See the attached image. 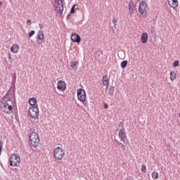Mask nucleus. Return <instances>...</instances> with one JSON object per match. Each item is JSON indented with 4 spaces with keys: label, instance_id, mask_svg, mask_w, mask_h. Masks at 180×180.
<instances>
[{
    "label": "nucleus",
    "instance_id": "f257e3e1",
    "mask_svg": "<svg viewBox=\"0 0 180 180\" xmlns=\"http://www.w3.org/2000/svg\"><path fill=\"white\" fill-rule=\"evenodd\" d=\"M16 106V101L12 99L11 97H3V105L1 106V110L6 115H11L13 113V108Z\"/></svg>",
    "mask_w": 180,
    "mask_h": 180
},
{
    "label": "nucleus",
    "instance_id": "f03ea898",
    "mask_svg": "<svg viewBox=\"0 0 180 180\" xmlns=\"http://www.w3.org/2000/svg\"><path fill=\"white\" fill-rule=\"evenodd\" d=\"M30 135L29 137L30 143L31 146L34 147V148H37V147L40 143V139H39V134L34 132V129H31L30 130Z\"/></svg>",
    "mask_w": 180,
    "mask_h": 180
},
{
    "label": "nucleus",
    "instance_id": "7ed1b4c3",
    "mask_svg": "<svg viewBox=\"0 0 180 180\" xmlns=\"http://www.w3.org/2000/svg\"><path fill=\"white\" fill-rule=\"evenodd\" d=\"M77 99L84 106H88V103L86 102V92L83 89H78L77 91Z\"/></svg>",
    "mask_w": 180,
    "mask_h": 180
},
{
    "label": "nucleus",
    "instance_id": "20e7f679",
    "mask_svg": "<svg viewBox=\"0 0 180 180\" xmlns=\"http://www.w3.org/2000/svg\"><path fill=\"white\" fill-rule=\"evenodd\" d=\"M147 1L146 0H142V1L139 3L138 11L139 15H141V16H143V18H146V16H147Z\"/></svg>",
    "mask_w": 180,
    "mask_h": 180
},
{
    "label": "nucleus",
    "instance_id": "39448f33",
    "mask_svg": "<svg viewBox=\"0 0 180 180\" xmlns=\"http://www.w3.org/2000/svg\"><path fill=\"white\" fill-rule=\"evenodd\" d=\"M65 155V152L61 147H57L53 150V157L56 161L63 160V158Z\"/></svg>",
    "mask_w": 180,
    "mask_h": 180
},
{
    "label": "nucleus",
    "instance_id": "423d86ee",
    "mask_svg": "<svg viewBox=\"0 0 180 180\" xmlns=\"http://www.w3.org/2000/svg\"><path fill=\"white\" fill-rule=\"evenodd\" d=\"M28 116L31 119H39V106L34 105L29 108Z\"/></svg>",
    "mask_w": 180,
    "mask_h": 180
},
{
    "label": "nucleus",
    "instance_id": "0eeeda50",
    "mask_svg": "<svg viewBox=\"0 0 180 180\" xmlns=\"http://www.w3.org/2000/svg\"><path fill=\"white\" fill-rule=\"evenodd\" d=\"M9 162L10 167H18V164L20 162V157L18 154H13L9 159Z\"/></svg>",
    "mask_w": 180,
    "mask_h": 180
},
{
    "label": "nucleus",
    "instance_id": "6e6552de",
    "mask_svg": "<svg viewBox=\"0 0 180 180\" xmlns=\"http://www.w3.org/2000/svg\"><path fill=\"white\" fill-rule=\"evenodd\" d=\"M55 1V8L58 13L61 15L63 11H64V4H63V1L64 0H54Z\"/></svg>",
    "mask_w": 180,
    "mask_h": 180
},
{
    "label": "nucleus",
    "instance_id": "1a4fd4ad",
    "mask_svg": "<svg viewBox=\"0 0 180 180\" xmlns=\"http://www.w3.org/2000/svg\"><path fill=\"white\" fill-rule=\"evenodd\" d=\"M118 137H119L120 141H122L124 143V144H126V142L128 141V140H127V135L126 134L125 129H120L119 133H118Z\"/></svg>",
    "mask_w": 180,
    "mask_h": 180
},
{
    "label": "nucleus",
    "instance_id": "9d476101",
    "mask_svg": "<svg viewBox=\"0 0 180 180\" xmlns=\"http://www.w3.org/2000/svg\"><path fill=\"white\" fill-rule=\"evenodd\" d=\"M57 89L58 91H62V92H64V91H65V89H67V84H65V82H64L63 80L58 82Z\"/></svg>",
    "mask_w": 180,
    "mask_h": 180
},
{
    "label": "nucleus",
    "instance_id": "9b49d317",
    "mask_svg": "<svg viewBox=\"0 0 180 180\" xmlns=\"http://www.w3.org/2000/svg\"><path fill=\"white\" fill-rule=\"evenodd\" d=\"M36 39L38 44H41L42 41H39V40H44V32L42 30H39Z\"/></svg>",
    "mask_w": 180,
    "mask_h": 180
},
{
    "label": "nucleus",
    "instance_id": "f8f14e48",
    "mask_svg": "<svg viewBox=\"0 0 180 180\" xmlns=\"http://www.w3.org/2000/svg\"><path fill=\"white\" fill-rule=\"evenodd\" d=\"M71 40L74 43H81V37L78 34H72Z\"/></svg>",
    "mask_w": 180,
    "mask_h": 180
},
{
    "label": "nucleus",
    "instance_id": "ddd939ff",
    "mask_svg": "<svg viewBox=\"0 0 180 180\" xmlns=\"http://www.w3.org/2000/svg\"><path fill=\"white\" fill-rule=\"evenodd\" d=\"M168 4L173 9H176L178 8V0H167Z\"/></svg>",
    "mask_w": 180,
    "mask_h": 180
},
{
    "label": "nucleus",
    "instance_id": "4468645a",
    "mask_svg": "<svg viewBox=\"0 0 180 180\" xmlns=\"http://www.w3.org/2000/svg\"><path fill=\"white\" fill-rule=\"evenodd\" d=\"M129 15L134 13V3L131 0L129 2Z\"/></svg>",
    "mask_w": 180,
    "mask_h": 180
},
{
    "label": "nucleus",
    "instance_id": "2eb2a0df",
    "mask_svg": "<svg viewBox=\"0 0 180 180\" xmlns=\"http://www.w3.org/2000/svg\"><path fill=\"white\" fill-rule=\"evenodd\" d=\"M11 53H16L18 51H19V45L14 44L11 47Z\"/></svg>",
    "mask_w": 180,
    "mask_h": 180
},
{
    "label": "nucleus",
    "instance_id": "dca6fc26",
    "mask_svg": "<svg viewBox=\"0 0 180 180\" xmlns=\"http://www.w3.org/2000/svg\"><path fill=\"white\" fill-rule=\"evenodd\" d=\"M141 39L142 43H143V44L147 43V41L148 40V34H147L146 32H143L141 34Z\"/></svg>",
    "mask_w": 180,
    "mask_h": 180
},
{
    "label": "nucleus",
    "instance_id": "f3484780",
    "mask_svg": "<svg viewBox=\"0 0 180 180\" xmlns=\"http://www.w3.org/2000/svg\"><path fill=\"white\" fill-rule=\"evenodd\" d=\"M103 85L107 87L109 86V78L106 75L103 77Z\"/></svg>",
    "mask_w": 180,
    "mask_h": 180
},
{
    "label": "nucleus",
    "instance_id": "a211bd4d",
    "mask_svg": "<svg viewBox=\"0 0 180 180\" xmlns=\"http://www.w3.org/2000/svg\"><path fill=\"white\" fill-rule=\"evenodd\" d=\"M78 61H71L70 62V68L72 70H77L78 68Z\"/></svg>",
    "mask_w": 180,
    "mask_h": 180
},
{
    "label": "nucleus",
    "instance_id": "6ab92c4d",
    "mask_svg": "<svg viewBox=\"0 0 180 180\" xmlns=\"http://www.w3.org/2000/svg\"><path fill=\"white\" fill-rule=\"evenodd\" d=\"M29 103L31 106H36V103H37V100L35 98H31L29 100Z\"/></svg>",
    "mask_w": 180,
    "mask_h": 180
},
{
    "label": "nucleus",
    "instance_id": "aec40b11",
    "mask_svg": "<svg viewBox=\"0 0 180 180\" xmlns=\"http://www.w3.org/2000/svg\"><path fill=\"white\" fill-rule=\"evenodd\" d=\"M170 79L172 81H175L176 79V73H175V72H170Z\"/></svg>",
    "mask_w": 180,
    "mask_h": 180
},
{
    "label": "nucleus",
    "instance_id": "412c9836",
    "mask_svg": "<svg viewBox=\"0 0 180 180\" xmlns=\"http://www.w3.org/2000/svg\"><path fill=\"white\" fill-rule=\"evenodd\" d=\"M9 91H12L15 96V92L16 91V84H11Z\"/></svg>",
    "mask_w": 180,
    "mask_h": 180
},
{
    "label": "nucleus",
    "instance_id": "4be33fe9",
    "mask_svg": "<svg viewBox=\"0 0 180 180\" xmlns=\"http://www.w3.org/2000/svg\"><path fill=\"white\" fill-rule=\"evenodd\" d=\"M121 68L124 69L127 67V60H124L121 62Z\"/></svg>",
    "mask_w": 180,
    "mask_h": 180
},
{
    "label": "nucleus",
    "instance_id": "5701e85b",
    "mask_svg": "<svg viewBox=\"0 0 180 180\" xmlns=\"http://www.w3.org/2000/svg\"><path fill=\"white\" fill-rule=\"evenodd\" d=\"M152 178L153 179H158V172H152Z\"/></svg>",
    "mask_w": 180,
    "mask_h": 180
},
{
    "label": "nucleus",
    "instance_id": "b1692460",
    "mask_svg": "<svg viewBox=\"0 0 180 180\" xmlns=\"http://www.w3.org/2000/svg\"><path fill=\"white\" fill-rule=\"evenodd\" d=\"M108 94L110 95V96H113V94H115V89L113 86L109 89Z\"/></svg>",
    "mask_w": 180,
    "mask_h": 180
},
{
    "label": "nucleus",
    "instance_id": "393cba45",
    "mask_svg": "<svg viewBox=\"0 0 180 180\" xmlns=\"http://www.w3.org/2000/svg\"><path fill=\"white\" fill-rule=\"evenodd\" d=\"M13 85H16V75H14L12 77V83Z\"/></svg>",
    "mask_w": 180,
    "mask_h": 180
},
{
    "label": "nucleus",
    "instance_id": "a878e982",
    "mask_svg": "<svg viewBox=\"0 0 180 180\" xmlns=\"http://www.w3.org/2000/svg\"><path fill=\"white\" fill-rule=\"evenodd\" d=\"M72 13H75V5H73L70 10V15H72Z\"/></svg>",
    "mask_w": 180,
    "mask_h": 180
},
{
    "label": "nucleus",
    "instance_id": "bb28decb",
    "mask_svg": "<svg viewBox=\"0 0 180 180\" xmlns=\"http://www.w3.org/2000/svg\"><path fill=\"white\" fill-rule=\"evenodd\" d=\"M141 171L142 172H146L147 171V167H146V165H141Z\"/></svg>",
    "mask_w": 180,
    "mask_h": 180
},
{
    "label": "nucleus",
    "instance_id": "cd10ccee",
    "mask_svg": "<svg viewBox=\"0 0 180 180\" xmlns=\"http://www.w3.org/2000/svg\"><path fill=\"white\" fill-rule=\"evenodd\" d=\"M34 33H36V32H35L34 30H31V31L28 33L29 37H32L33 35H34Z\"/></svg>",
    "mask_w": 180,
    "mask_h": 180
},
{
    "label": "nucleus",
    "instance_id": "c85d7f7f",
    "mask_svg": "<svg viewBox=\"0 0 180 180\" xmlns=\"http://www.w3.org/2000/svg\"><path fill=\"white\" fill-rule=\"evenodd\" d=\"M178 65H179V60H176L173 63V67H178Z\"/></svg>",
    "mask_w": 180,
    "mask_h": 180
},
{
    "label": "nucleus",
    "instance_id": "c756f323",
    "mask_svg": "<svg viewBox=\"0 0 180 180\" xmlns=\"http://www.w3.org/2000/svg\"><path fill=\"white\" fill-rule=\"evenodd\" d=\"M118 127H121V129H124V124H123V122H120L118 124Z\"/></svg>",
    "mask_w": 180,
    "mask_h": 180
},
{
    "label": "nucleus",
    "instance_id": "7c9ffc66",
    "mask_svg": "<svg viewBox=\"0 0 180 180\" xmlns=\"http://www.w3.org/2000/svg\"><path fill=\"white\" fill-rule=\"evenodd\" d=\"M112 23L114 24L115 27H116V23H117V20L114 18L112 19Z\"/></svg>",
    "mask_w": 180,
    "mask_h": 180
},
{
    "label": "nucleus",
    "instance_id": "2f4dec72",
    "mask_svg": "<svg viewBox=\"0 0 180 180\" xmlns=\"http://www.w3.org/2000/svg\"><path fill=\"white\" fill-rule=\"evenodd\" d=\"M27 25L28 26H30V25H32V20H27Z\"/></svg>",
    "mask_w": 180,
    "mask_h": 180
},
{
    "label": "nucleus",
    "instance_id": "473e14b6",
    "mask_svg": "<svg viewBox=\"0 0 180 180\" xmlns=\"http://www.w3.org/2000/svg\"><path fill=\"white\" fill-rule=\"evenodd\" d=\"M115 143H116V144H117V146H122V143H120V141H119L116 139H115Z\"/></svg>",
    "mask_w": 180,
    "mask_h": 180
},
{
    "label": "nucleus",
    "instance_id": "72a5a7b5",
    "mask_svg": "<svg viewBox=\"0 0 180 180\" xmlns=\"http://www.w3.org/2000/svg\"><path fill=\"white\" fill-rule=\"evenodd\" d=\"M109 108V105L108 103H105L104 105V109H108Z\"/></svg>",
    "mask_w": 180,
    "mask_h": 180
},
{
    "label": "nucleus",
    "instance_id": "f704fd0d",
    "mask_svg": "<svg viewBox=\"0 0 180 180\" xmlns=\"http://www.w3.org/2000/svg\"><path fill=\"white\" fill-rule=\"evenodd\" d=\"M39 27H40V29H43V27H44V25L42 24H39Z\"/></svg>",
    "mask_w": 180,
    "mask_h": 180
},
{
    "label": "nucleus",
    "instance_id": "c9c22d12",
    "mask_svg": "<svg viewBox=\"0 0 180 180\" xmlns=\"http://www.w3.org/2000/svg\"><path fill=\"white\" fill-rule=\"evenodd\" d=\"M8 60H11L12 57L11 56V54L8 53Z\"/></svg>",
    "mask_w": 180,
    "mask_h": 180
},
{
    "label": "nucleus",
    "instance_id": "e433bc0d",
    "mask_svg": "<svg viewBox=\"0 0 180 180\" xmlns=\"http://www.w3.org/2000/svg\"><path fill=\"white\" fill-rule=\"evenodd\" d=\"M126 147L123 143L121 145V148H124Z\"/></svg>",
    "mask_w": 180,
    "mask_h": 180
},
{
    "label": "nucleus",
    "instance_id": "4c0bfd02",
    "mask_svg": "<svg viewBox=\"0 0 180 180\" xmlns=\"http://www.w3.org/2000/svg\"><path fill=\"white\" fill-rule=\"evenodd\" d=\"M70 16H71V14L68 15L66 19H69Z\"/></svg>",
    "mask_w": 180,
    "mask_h": 180
},
{
    "label": "nucleus",
    "instance_id": "58836bf2",
    "mask_svg": "<svg viewBox=\"0 0 180 180\" xmlns=\"http://www.w3.org/2000/svg\"><path fill=\"white\" fill-rule=\"evenodd\" d=\"M101 54L103 53V51H99Z\"/></svg>",
    "mask_w": 180,
    "mask_h": 180
},
{
    "label": "nucleus",
    "instance_id": "ea45409f",
    "mask_svg": "<svg viewBox=\"0 0 180 180\" xmlns=\"http://www.w3.org/2000/svg\"><path fill=\"white\" fill-rule=\"evenodd\" d=\"M0 6H2V1H0Z\"/></svg>",
    "mask_w": 180,
    "mask_h": 180
},
{
    "label": "nucleus",
    "instance_id": "a19ab883",
    "mask_svg": "<svg viewBox=\"0 0 180 180\" xmlns=\"http://www.w3.org/2000/svg\"><path fill=\"white\" fill-rule=\"evenodd\" d=\"M138 1H141V0H138Z\"/></svg>",
    "mask_w": 180,
    "mask_h": 180
}]
</instances>
